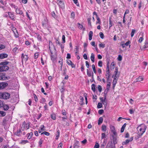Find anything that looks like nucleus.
<instances>
[{
  "instance_id": "nucleus-1",
  "label": "nucleus",
  "mask_w": 148,
  "mask_h": 148,
  "mask_svg": "<svg viewBox=\"0 0 148 148\" xmlns=\"http://www.w3.org/2000/svg\"><path fill=\"white\" fill-rule=\"evenodd\" d=\"M147 126L144 124H141L137 127V134L139 136H141L145 132Z\"/></svg>"
},
{
  "instance_id": "nucleus-2",
  "label": "nucleus",
  "mask_w": 148,
  "mask_h": 148,
  "mask_svg": "<svg viewBox=\"0 0 148 148\" xmlns=\"http://www.w3.org/2000/svg\"><path fill=\"white\" fill-rule=\"evenodd\" d=\"M10 93L6 92H0V99H8L10 97Z\"/></svg>"
},
{
  "instance_id": "nucleus-3",
  "label": "nucleus",
  "mask_w": 148,
  "mask_h": 148,
  "mask_svg": "<svg viewBox=\"0 0 148 148\" xmlns=\"http://www.w3.org/2000/svg\"><path fill=\"white\" fill-rule=\"evenodd\" d=\"M30 127L29 123H26L25 121H24L21 127V130L23 131L27 130Z\"/></svg>"
},
{
  "instance_id": "nucleus-4",
  "label": "nucleus",
  "mask_w": 148,
  "mask_h": 148,
  "mask_svg": "<svg viewBox=\"0 0 148 148\" xmlns=\"http://www.w3.org/2000/svg\"><path fill=\"white\" fill-rule=\"evenodd\" d=\"M51 45V46H53V45L52 44V42L51 41H49V47L50 49V52L51 53V54H50V56H51V60L53 61H54L56 60V56H55L54 55H53V52L51 50V46L50 45Z\"/></svg>"
},
{
  "instance_id": "nucleus-5",
  "label": "nucleus",
  "mask_w": 148,
  "mask_h": 148,
  "mask_svg": "<svg viewBox=\"0 0 148 148\" xmlns=\"http://www.w3.org/2000/svg\"><path fill=\"white\" fill-rule=\"evenodd\" d=\"M64 0H57L56 3L60 8L64 9L65 8V5L64 2Z\"/></svg>"
},
{
  "instance_id": "nucleus-6",
  "label": "nucleus",
  "mask_w": 148,
  "mask_h": 148,
  "mask_svg": "<svg viewBox=\"0 0 148 148\" xmlns=\"http://www.w3.org/2000/svg\"><path fill=\"white\" fill-rule=\"evenodd\" d=\"M28 57L27 55H24L23 53H22L21 56V62L22 63H23V61L26 62L28 59Z\"/></svg>"
},
{
  "instance_id": "nucleus-7",
  "label": "nucleus",
  "mask_w": 148,
  "mask_h": 148,
  "mask_svg": "<svg viewBox=\"0 0 148 148\" xmlns=\"http://www.w3.org/2000/svg\"><path fill=\"white\" fill-rule=\"evenodd\" d=\"M8 85L7 83L2 82L0 83V90L4 89Z\"/></svg>"
},
{
  "instance_id": "nucleus-8",
  "label": "nucleus",
  "mask_w": 148,
  "mask_h": 148,
  "mask_svg": "<svg viewBox=\"0 0 148 148\" xmlns=\"http://www.w3.org/2000/svg\"><path fill=\"white\" fill-rule=\"evenodd\" d=\"M8 14L10 18L13 21H15V16L13 12H8Z\"/></svg>"
},
{
  "instance_id": "nucleus-9",
  "label": "nucleus",
  "mask_w": 148,
  "mask_h": 148,
  "mask_svg": "<svg viewBox=\"0 0 148 148\" xmlns=\"http://www.w3.org/2000/svg\"><path fill=\"white\" fill-rule=\"evenodd\" d=\"M16 13V14H19L20 15H21L23 16H24L23 13L22 11L21 10V8H17L15 10Z\"/></svg>"
},
{
  "instance_id": "nucleus-10",
  "label": "nucleus",
  "mask_w": 148,
  "mask_h": 148,
  "mask_svg": "<svg viewBox=\"0 0 148 148\" xmlns=\"http://www.w3.org/2000/svg\"><path fill=\"white\" fill-rule=\"evenodd\" d=\"M9 69V67L7 66H0V71H6Z\"/></svg>"
},
{
  "instance_id": "nucleus-11",
  "label": "nucleus",
  "mask_w": 148,
  "mask_h": 148,
  "mask_svg": "<svg viewBox=\"0 0 148 148\" xmlns=\"http://www.w3.org/2000/svg\"><path fill=\"white\" fill-rule=\"evenodd\" d=\"M114 73H115V75L114 78H116V79L117 78H118L119 76L120 73L119 72L118 73V69L116 67L115 68Z\"/></svg>"
},
{
  "instance_id": "nucleus-12",
  "label": "nucleus",
  "mask_w": 148,
  "mask_h": 148,
  "mask_svg": "<svg viewBox=\"0 0 148 148\" xmlns=\"http://www.w3.org/2000/svg\"><path fill=\"white\" fill-rule=\"evenodd\" d=\"M110 128L111 132L113 133L114 135L116 134V130L115 127L112 125L110 126Z\"/></svg>"
},
{
  "instance_id": "nucleus-13",
  "label": "nucleus",
  "mask_w": 148,
  "mask_h": 148,
  "mask_svg": "<svg viewBox=\"0 0 148 148\" xmlns=\"http://www.w3.org/2000/svg\"><path fill=\"white\" fill-rule=\"evenodd\" d=\"M8 57V55L5 53H2L0 54V59H3L7 58Z\"/></svg>"
},
{
  "instance_id": "nucleus-14",
  "label": "nucleus",
  "mask_w": 148,
  "mask_h": 148,
  "mask_svg": "<svg viewBox=\"0 0 148 148\" xmlns=\"http://www.w3.org/2000/svg\"><path fill=\"white\" fill-rule=\"evenodd\" d=\"M45 130V127L43 125H41L39 129L38 130V132L39 133H40L42 132Z\"/></svg>"
},
{
  "instance_id": "nucleus-15",
  "label": "nucleus",
  "mask_w": 148,
  "mask_h": 148,
  "mask_svg": "<svg viewBox=\"0 0 148 148\" xmlns=\"http://www.w3.org/2000/svg\"><path fill=\"white\" fill-rule=\"evenodd\" d=\"M47 19H45L42 22V25L44 27H46L47 24Z\"/></svg>"
},
{
  "instance_id": "nucleus-16",
  "label": "nucleus",
  "mask_w": 148,
  "mask_h": 148,
  "mask_svg": "<svg viewBox=\"0 0 148 148\" xmlns=\"http://www.w3.org/2000/svg\"><path fill=\"white\" fill-rule=\"evenodd\" d=\"M6 77L3 74H0V80H6Z\"/></svg>"
},
{
  "instance_id": "nucleus-17",
  "label": "nucleus",
  "mask_w": 148,
  "mask_h": 148,
  "mask_svg": "<svg viewBox=\"0 0 148 148\" xmlns=\"http://www.w3.org/2000/svg\"><path fill=\"white\" fill-rule=\"evenodd\" d=\"M77 25H78V27L79 29H83V31L85 30V29H86L85 28H83V26L82 25L80 24L79 23H77Z\"/></svg>"
},
{
  "instance_id": "nucleus-18",
  "label": "nucleus",
  "mask_w": 148,
  "mask_h": 148,
  "mask_svg": "<svg viewBox=\"0 0 148 148\" xmlns=\"http://www.w3.org/2000/svg\"><path fill=\"white\" fill-rule=\"evenodd\" d=\"M93 34V33L92 31H90L89 32L88 34L89 40H92Z\"/></svg>"
},
{
  "instance_id": "nucleus-19",
  "label": "nucleus",
  "mask_w": 148,
  "mask_h": 148,
  "mask_svg": "<svg viewBox=\"0 0 148 148\" xmlns=\"http://www.w3.org/2000/svg\"><path fill=\"white\" fill-rule=\"evenodd\" d=\"M2 107L3 110L5 111L7 110L9 108V106L6 104H3V105Z\"/></svg>"
},
{
  "instance_id": "nucleus-20",
  "label": "nucleus",
  "mask_w": 148,
  "mask_h": 148,
  "mask_svg": "<svg viewBox=\"0 0 148 148\" xmlns=\"http://www.w3.org/2000/svg\"><path fill=\"white\" fill-rule=\"evenodd\" d=\"M6 113L5 112L3 111H0V117H3L5 116Z\"/></svg>"
},
{
  "instance_id": "nucleus-21",
  "label": "nucleus",
  "mask_w": 148,
  "mask_h": 148,
  "mask_svg": "<svg viewBox=\"0 0 148 148\" xmlns=\"http://www.w3.org/2000/svg\"><path fill=\"white\" fill-rule=\"evenodd\" d=\"M126 125L127 124L126 123H125L122 126L121 130V133H123V132L125 129L126 126Z\"/></svg>"
},
{
  "instance_id": "nucleus-22",
  "label": "nucleus",
  "mask_w": 148,
  "mask_h": 148,
  "mask_svg": "<svg viewBox=\"0 0 148 148\" xmlns=\"http://www.w3.org/2000/svg\"><path fill=\"white\" fill-rule=\"evenodd\" d=\"M27 139H31L33 135V133L32 132H30V133H28L27 134Z\"/></svg>"
},
{
  "instance_id": "nucleus-23",
  "label": "nucleus",
  "mask_w": 148,
  "mask_h": 148,
  "mask_svg": "<svg viewBox=\"0 0 148 148\" xmlns=\"http://www.w3.org/2000/svg\"><path fill=\"white\" fill-rule=\"evenodd\" d=\"M21 129H19L18 130L16 133V134L17 136H20L21 134Z\"/></svg>"
},
{
  "instance_id": "nucleus-24",
  "label": "nucleus",
  "mask_w": 148,
  "mask_h": 148,
  "mask_svg": "<svg viewBox=\"0 0 148 148\" xmlns=\"http://www.w3.org/2000/svg\"><path fill=\"white\" fill-rule=\"evenodd\" d=\"M90 59L91 61L94 62H95V55L93 53L91 54V56H90Z\"/></svg>"
},
{
  "instance_id": "nucleus-25",
  "label": "nucleus",
  "mask_w": 148,
  "mask_h": 148,
  "mask_svg": "<svg viewBox=\"0 0 148 148\" xmlns=\"http://www.w3.org/2000/svg\"><path fill=\"white\" fill-rule=\"evenodd\" d=\"M101 130L104 132H105L106 130V126L105 125H103L101 126Z\"/></svg>"
},
{
  "instance_id": "nucleus-26",
  "label": "nucleus",
  "mask_w": 148,
  "mask_h": 148,
  "mask_svg": "<svg viewBox=\"0 0 148 148\" xmlns=\"http://www.w3.org/2000/svg\"><path fill=\"white\" fill-rule=\"evenodd\" d=\"M103 119L102 117H100L98 120V123L99 125H100L101 123L103 121Z\"/></svg>"
},
{
  "instance_id": "nucleus-27",
  "label": "nucleus",
  "mask_w": 148,
  "mask_h": 148,
  "mask_svg": "<svg viewBox=\"0 0 148 148\" xmlns=\"http://www.w3.org/2000/svg\"><path fill=\"white\" fill-rule=\"evenodd\" d=\"M91 18L90 17L88 18H87V21L88 22V25H89L90 27H91L92 26L91 25Z\"/></svg>"
},
{
  "instance_id": "nucleus-28",
  "label": "nucleus",
  "mask_w": 148,
  "mask_h": 148,
  "mask_svg": "<svg viewBox=\"0 0 148 148\" xmlns=\"http://www.w3.org/2000/svg\"><path fill=\"white\" fill-rule=\"evenodd\" d=\"M130 142V141L129 139H127L125 141L123 142L122 144L123 145H126Z\"/></svg>"
},
{
  "instance_id": "nucleus-29",
  "label": "nucleus",
  "mask_w": 148,
  "mask_h": 148,
  "mask_svg": "<svg viewBox=\"0 0 148 148\" xmlns=\"http://www.w3.org/2000/svg\"><path fill=\"white\" fill-rule=\"evenodd\" d=\"M95 85L94 84H92L91 85V89L94 92H95Z\"/></svg>"
},
{
  "instance_id": "nucleus-30",
  "label": "nucleus",
  "mask_w": 148,
  "mask_h": 148,
  "mask_svg": "<svg viewBox=\"0 0 148 148\" xmlns=\"http://www.w3.org/2000/svg\"><path fill=\"white\" fill-rule=\"evenodd\" d=\"M79 98L80 100L81 101L80 102V103H79V104L81 105H82L83 104H84V103L83 102L84 100V98L82 96H80Z\"/></svg>"
},
{
  "instance_id": "nucleus-31",
  "label": "nucleus",
  "mask_w": 148,
  "mask_h": 148,
  "mask_svg": "<svg viewBox=\"0 0 148 148\" xmlns=\"http://www.w3.org/2000/svg\"><path fill=\"white\" fill-rule=\"evenodd\" d=\"M109 28H110L112 26V23L111 21V18H110L109 19Z\"/></svg>"
},
{
  "instance_id": "nucleus-32",
  "label": "nucleus",
  "mask_w": 148,
  "mask_h": 148,
  "mask_svg": "<svg viewBox=\"0 0 148 148\" xmlns=\"http://www.w3.org/2000/svg\"><path fill=\"white\" fill-rule=\"evenodd\" d=\"M110 71H106V77L108 78V79L109 77H110Z\"/></svg>"
},
{
  "instance_id": "nucleus-33",
  "label": "nucleus",
  "mask_w": 148,
  "mask_h": 148,
  "mask_svg": "<svg viewBox=\"0 0 148 148\" xmlns=\"http://www.w3.org/2000/svg\"><path fill=\"white\" fill-rule=\"evenodd\" d=\"M37 38L38 40L40 41H41L42 40V38L41 36L39 34H37Z\"/></svg>"
},
{
  "instance_id": "nucleus-34",
  "label": "nucleus",
  "mask_w": 148,
  "mask_h": 148,
  "mask_svg": "<svg viewBox=\"0 0 148 148\" xmlns=\"http://www.w3.org/2000/svg\"><path fill=\"white\" fill-rule=\"evenodd\" d=\"M51 117L53 120H55L56 119V115L54 113H52L51 115Z\"/></svg>"
},
{
  "instance_id": "nucleus-35",
  "label": "nucleus",
  "mask_w": 148,
  "mask_h": 148,
  "mask_svg": "<svg viewBox=\"0 0 148 148\" xmlns=\"http://www.w3.org/2000/svg\"><path fill=\"white\" fill-rule=\"evenodd\" d=\"M9 63L8 62H1L0 64L2 65V66H6Z\"/></svg>"
},
{
  "instance_id": "nucleus-36",
  "label": "nucleus",
  "mask_w": 148,
  "mask_h": 148,
  "mask_svg": "<svg viewBox=\"0 0 148 148\" xmlns=\"http://www.w3.org/2000/svg\"><path fill=\"white\" fill-rule=\"evenodd\" d=\"M145 44L143 46V48L146 49L148 47V42H145Z\"/></svg>"
},
{
  "instance_id": "nucleus-37",
  "label": "nucleus",
  "mask_w": 148,
  "mask_h": 148,
  "mask_svg": "<svg viewBox=\"0 0 148 148\" xmlns=\"http://www.w3.org/2000/svg\"><path fill=\"white\" fill-rule=\"evenodd\" d=\"M28 143V141L27 140H22L20 143L22 145H24Z\"/></svg>"
},
{
  "instance_id": "nucleus-38",
  "label": "nucleus",
  "mask_w": 148,
  "mask_h": 148,
  "mask_svg": "<svg viewBox=\"0 0 148 148\" xmlns=\"http://www.w3.org/2000/svg\"><path fill=\"white\" fill-rule=\"evenodd\" d=\"M143 79V78L141 76H139L137 78V81L138 82L142 81Z\"/></svg>"
},
{
  "instance_id": "nucleus-39",
  "label": "nucleus",
  "mask_w": 148,
  "mask_h": 148,
  "mask_svg": "<svg viewBox=\"0 0 148 148\" xmlns=\"http://www.w3.org/2000/svg\"><path fill=\"white\" fill-rule=\"evenodd\" d=\"M43 141V140L42 138H41L39 140V141L38 142V144L39 145V146L40 147H41V145Z\"/></svg>"
},
{
  "instance_id": "nucleus-40",
  "label": "nucleus",
  "mask_w": 148,
  "mask_h": 148,
  "mask_svg": "<svg viewBox=\"0 0 148 148\" xmlns=\"http://www.w3.org/2000/svg\"><path fill=\"white\" fill-rule=\"evenodd\" d=\"M14 34V36L16 38H17L19 36V34H18V33L17 32V31H16V32H13Z\"/></svg>"
},
{
  "instance_id": "nucleus-41",
  "label": "nucleus",
  "mask_w": 148,
  "mask_h": 148,
  "mask_svg": "<svg viewBox=\"0 0 148 148\" xmlns=\"http://www.w3.org/2000/svg\"><path fill=\"white\" fill-rule=\"evenodd\" d=\"M33 95H34V99L35 101L36 102H37L38 100V97H37V96L34 93L33 94Z\"/></svg>"
},
{
  "instance_id": "nucleus-42",
  "label": "nucleus",
  "mask_w": 148,
  "mask_h": 148,
  "mask_svg": "<svg viewBox=\"0 0 148 148\" xmlns=\"http://www.w3.org/2000/svg\"><path fill=\"white\" fill-rule=\"evenodd\" d=\"M92 69L93 70L94 72L95 73H96V71L95 67V65L94 64H92Z\"/></svg>"
},
{
  "instance_id": "nucleus-43",
  "label": "nucleus",
  "mask_w": 148,
  "mask_h": 148,
  "mask_svg": "<svg viewBox=\"0 0 148 148\" xmlns=\"http://www.w3.org/2000/svg\"><path fill=\"white\" fill-rule=\"evenodd\" d=\"M42 134H44L46 136H48L49 135L50 133L48 132L45 131L41 134V135H42Z\"/></svg>"
},
{
  "instance_id": "nucleus-44",
  "label": "nucleus",
  "mask_w": 148,
  "mask_h": 148,
  "mask_svg": "<svg viewBox=\"0 0 148 148\" xmlns=\"http://www.w3.org/2000/svg\"><path fill=\"white\" fill-rule=\"evenodd\" d=\"M136 30L135 29H132V32L131 33V36L132 37L134 35V33H135Z\"/></svg>"
},
{
  "instance_id": "nucleus-45",
  "label": "nucleus",
  "mask_w": 148,
  "mask_h": 148,
  "mask_svg": "<svg viewBox=\"0 0 148 148\" xmlns=\"http://www.w3.org/2000/svg\"><path fill=\"white\" fill-rule=\"evenodd\" d=\"M115 64L114 62L111 63V69H113L114 68V66Z\"/></svg>"
},
{
  "instance_id": "nucleus-46",
  "label": "nucleus",
  "mask_w": 148,
  "mask_h": 148,
  "mask_svg": "<svg viewBox=\"0 0 148 148\" xmlns=\"http://www.w3.org/2000/svg\"><path fill=\"white\" fill-rule=\"evenodd\" d=\"M69 62L71 63V64H70V65H71V67L72 68H75V65L72 63V61L70 60H69Z\"/></svg>"
},
{
  "instance_id": "nucleus-47",
  "label": "nucleus",
  "mask_w": 148,
  "mask_h": 148,
  "mask_svg": "<svg viewBox=\"0 0 148 148\" xmlns=\"http://www.w3.org/2000/svg\"><path fill=\"white\" fill-rule=\"evenodd\" d=\"M87 74L89 77H91L92 76L91 72L89 71L88 69L87 70Z\"/></svg>"
},
{
  "instance_id": "nucleus-48",
  "label": "nucleus",
  "mask_w": 148,
  "mask_h": 148,
  "mask_svg": "<svg viewBox=\"0 0 148 148\" xmlns=\"http://www.w3.org/2000/svg\"><path fill=\"white\" fill-rule=\"evenodd\" d=\"M97 21L96 22V24H101V22L99 18H97Z\"/></svg>"
},
{
  "instance_id": "nucleus-49",
  "label": "nucleus",
  "mask_w": 148,
  "mask_h": 148,
  "mask_svg": "<svg viewBox=\"0 0 148 148\" xmlns=\"http://www.w3.org/2000/svg\"><path fill=\"white\" fill-rule=\"evenodd\" d=\"M100 37L102 39L104 38V35L102 32H100L99 34Z\"/></svg>"
},
{
  "instance_id": "nucleus-50",
  "label": "nucleus",
  "mask_w": 148,
  "mask_h": 148,
  "mask_svg": "<svg viewBox=\"0 0 148 148\" xmlns=\"http://www.w3.org/2000/svg\"><path fill=\"white\" fill-rule=\"evenodd\" d=\"M45 101H46L45 99L43 97L42 98V99L40 101V103L43 104V103H45Z\"/></svg>"
},
{
  "instance_id": "nucleus-51",
  "label": "nucleus",
  "mask_w": 148,
  "mask_h": 148,
  "mask_svg": "<svg viewBox=\"0 0 148 148\" xmlns=\"http://www.w3.org/2000/svg\"><path fill=\"white\" fill-rule=\"evenodd\" d=\"M5 48V45L3 44L0 45V50L4 49Z\"/></svg>"
},
{
  "instance_id": "nucleus-52",
  "label": "nucleus",
  "mask_w": 148,
  "mask_h": 148,
  "mask_svg": "<svg viewBox=\"0 0 148 148\" xmlns=\"http://www.w3.org/2000/svg\"><path fill=\"white\" fill-rule=\"evenodd\" d=\"M110 83L109 82L107 84V88L106 89H107V90H109L110 87Z\"/></svg>"
},
{
  "instance_id": "nucleus-53",
  "label": "nucleus",
  "mask_w": 148,
  "mask_h": 148,
  "mask_svg": "<svg viewBox=\"0 0 148 148\" xmlns=\"http://www.w3.org/2000/svg\"><path fill=\"white\" fill-rule=\"evenodd\" d=\"M75 17V14L73 12H72L71 14V18L74 19Z\"/></svg>"
},
{
  "instance_id": "nucleus-54",
  "label": "nucleus",
  "mask_w": 148,
  "mask_h": 148,
  "mask_svg": "<svg viewBox=\"0 0 148 148\" xmlns=\"http://www.w3.org/2000/svg\"><path fill=\"white\" fill-rule=\"evenodd\" d=\"M38 52H37L35 53L34 54V58L35 59H37L38 58Z\"/></svg>"
},
{
  "instance_id": "nucleus-55",
  "label": "nucleus",
  "mask_w": 148,
  "mask_h": 148,
  "mask_svg": "<svg viewBox=\"0 0 148 148\" xmlns=\"http://www.w3.org/2000/svg\"><path fill=\"white\" fill-rule=\"evenodd\" d=\"M10 5L11 7L14 8L15 9V10L18 8V7L16 6L12 3L11 4H10Z\"/></svg>"
},
{
  "instance_id": "nucleus-56",
  "label": "nucleus",
  "mask_w": 148,
  "mask_h": 148,
  "mask_svg": "<svg viewBox=\"0 0 148 148\" xmlns=\"http://www.w3.org/2000/svg\"><path fill=\"white\" fill-rule=\"evenodd\" d=\"M105 44H102V43H101L100 44H99V47L100 48H104L105 47Z\"/></svg>"
},
{
  "instance_id": "nucleus-57",
  "label": "nucleus",
  "mask_w": 148,
  "mask_h": 148,
  "mask_svg": "<svg viewBox=\"0 0 148 148\" xmlns=\"http://www.w3.org/2000/svg\"><path fill=\"white\" fill-rule=\"evenodd\" d=\"M102 107V103H98V104L97 105V108H100Z\"/></svg>"
},
{
  "instance_id": "nucleus-58",
  "label": "nucleus",
  "mask_w": 148,
  "mask_h": 148,
  "mask_svg": "<svg viewBox=\"0 0 148 148\" xmlns=\"http://www.w3.org/2000/svg\"><path fill=\"white\" fill-rule=\"evenodd\" d=\"M143 39H144V38H143V35L142 37H140L139 38V39L138 40V42H139L140 43H141L143 41Z\"/></svg>"
},
{
  "instance_id": "nucleus-59",
  "label": "nucleus",
  "mask_w": 148,
  "mask_h": 148,
  "mask_svg": "<svg viewBox=\"0 0 148 148\" xmlns=\"http://www.w3.org/2000/svg\"><path fill=\"white\" fill-rule=\"evenodd\" d=\"M98 66L100 67H101L102 66V62L101 61H99L98 63Z\"/></svg>"
},
{
  "instance_id": "nucleus-60",
  "label": "nucleus",
  "mask_w": 148,
  "mask_h": 148,
  "mask_svg": "<svg viewBox=\"0 0 148 148\" xmlns=\"http://www.w3.org/2000/svg\"><path fill=\"white\" fill-rule=\"evenodd\" d=\"M75 49L76 50V51L75 53V54L76 55H77V54L78 52H79V48L78 47H77L76 46L75 47Z\"/></svg>"
},
{
  "instance_id": "nucleus-61",
  "label": "nucleus",
  "mask_w": 148,
  "mask_h": 148,
  "mask_svg": "<svg viewBox=\"0 0 148 148\" xmlns=\"http://www.w3.org/2000/svg\"><path fill=\"white\" fill-rule=\"evenodd\" d=\"M97 88L99 92H101L102 91L101 86L100 85H98Z\"/></svg>"
},
{
  "instance_id": "nucleus-62",
  "label": "nucleus",
  "mask_w": 148,
  "mask_h": 148,
  "mask_svg": "<svg viewBox=\"0 0 148 148\" xmlns=\"http://www.w3.org/2000/svg\"><path fill=\"white\" fill-rule=\"evenodd\" d=\"M102 103H103V104L104 105L105 107L106 108L107 105V102L106 100H105V101H103V102Z\"/></svg>"
},
{
  "instance_id": "nucleus-63",
  "label": "nucleus",
  "mask_w": 148,
  "mask_h": 148,
  "mask_svg": "<svg viewBox=\"0 0 148 148\" xmlns=\"http://www.w3.org/2000/svg\"><path fill=\"white\" fill-rule=\"evenodd\" d=\"M99 145L98 143H96L94 146V148H99Z\"/></svg>"
},
{
  "instance_id": "nucleus-64",
  "label": "nucleus",
  "mask_w": 148,
  "mask_h": 148,
  "mask_svg": "<svg viewBox=\"0 0 148 148\" xmlns=\"http://www.w3.org/2000/svg\"><path fill=\"white\" fill-rule=\"evenodd\" d=\"M117 59L119 61H121L122 60V57L120 55H119L117 58Z\"/></svg>"
}]
</instances>
